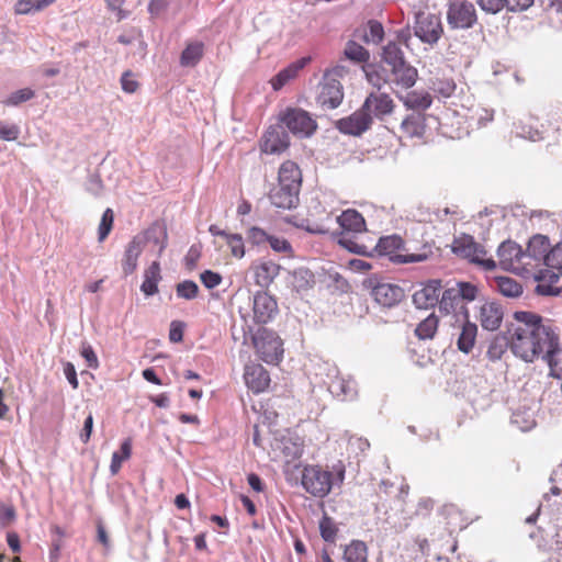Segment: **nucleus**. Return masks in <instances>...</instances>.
<instances>
[{"mask_svg": "<svg viewBox=\"0 0 562 562\" xmlns=\"http://www.w3.org/2000/svg\"><path fill=\"white\" fill-rule=\"evenodd\" d=\"M270 234H268L265 229L258 226H251L246 232V237L248 243L252 246H262L268 243Z\"/></svg>", "mask_w": 562, "mask_h": 562, "instance_id": "obj_50", "label": "nucleus"}, {"mask_svg": "<svg viewBox=\"0 0 562 562\" xmlns=\"http://www.w3.org/2000/svg\"><path fill=\"white\" fill-rule=\"evenodd\" d=\"M300 190L278 183L269 193L270 202L279 209H292L299 203Z\"/></svg>", "mask_w": 562, "mask_h": 562, "instance_id": "obj_20", "label": "nucleus"}, {"mask_svg": "<svg viewBox=\"0 0 562 562\" xmlns=\"http://www.w3.org/2000/svg\"><path fill=\"white\" fill-rule=\"evenodd\" d=\"M456 89V85L452 80H439L434 83V90L445 98H449Z\"/></svg>", "mask_w": 562, "mask_h": 562, "instance_id": "obj_61", "label": "nucleus"}, {"mask_svg": "<svg viewBox=\"0 0 562 562\" xmlns=\"http://www.w3.org/2000/svg\"><path fill=\"white\" fill-rule=\"evenodd\" d=\"M341 232L338 235V244L358 255H369L368 246L360 244L356 240V234L366 231V221L363 216L356 210H346L336 217Z\"/></svg>", "mask_w": 562, "mask_h": 562, "instance_id": "obj_3", "label": "nucleus"}, {"mask_svg": "<svg viewBox=\"0 0 562 562\" xmlns=\"http://www.w3.org/2000/svg\"><path fill=\"white\" fill-rule=\"evenodd\" d=\"M86 190L94 196H100L103 192V182L98 175H90L86 182Z\"/></svg>", "mask_w": 562, "mask_h": 562, "instance_id": "obj_57", "label": "nucleus"}, {"mask_svg": "<svg viewBox=\"0 0 562 562\" xmlns=\"http://www.w3.org/2000/svg\"><path fill=\"white\" fill-rule=\"evenodd\" d=\"M16 519V512L13 505L0 503V527L7 528Z\"/></svg>", "mask_w": 562, "mask_h": 562, "instance_id": "obj_52", "label": "nucleus"}, {"mask_svg": "<svg viewBox=\"0 0 562 562\" xmlns=\"http://www.w3.org/2000/svg\"><path fill=\"white\" fill-rule=\"evenodd\" d=\"M144 248L150 246L157 257H161L167 247L168 234L166 226L160 223H154L146 231L136 235Z\"/></svg>", "mask_w": 562, "mask_h": 562, "instance_id": "obj_15", "label": "nucleus"}, {"mask_svg": "<svg viewBox=\"0 0 562 562\" xmlns=\"http://www.w3.org/2000/svg\"><path fill=\"white\" fill-rule=\"evenodd\" d=\"M405 54L397 42H387L381 52V61L386 66L403 61Z\"/></svg>", "mask_w": 562, "mask_h": 562, "instance_id": "obj_40", "label": "nucleus"}, {"mask_svg": "<svg viewBox=\"0 0 562 562\" xmlns=\"http://www.w3.org/2000/svg\"><path fill=\"white\" fill-rule=\"evenodd\" d=\"M254 319L258 324H267L278 313L276 299L267 292L259 291L252 300Z\"/></svg>", "mask_w": 562, "mask_h": 562, "instance_id": "obj_14", "label": "nucleus"}, {"mask_svg": "<svg viewBox=\"0 0 562 562\" xmlns=\"http://www.w3.org/2000/svg\"><path fill=\"white\" fill-rule=\"evenodd\" d=\"M402 244L403 240L397 235L381 237L373 248L368 247V251L370 252L368 256H372L374 252L380 256H392L402 247Z\"/></svg>", "mask_w": 562, "mask_h": 562, "instance_id": "obj_31", "label": "nucleus"}, {"mask_svg": "<svg viewBox=\"0 0 562 562\" xmlns=\"http://www.w3.org/2000/svg\"><path fill=\"white\" fill-rule=\"evenodd\" d=\"M319 531L322 538L326 542L334 543L336 541L338 528L334 519L328 517L327 515L323 516V518L319 521Z\"/></svg>", "mask_w": 562, "mask_h": 562, "instance_id": "obj_45", "label": "nucleus"}, {"mask_svg": "<svg viewBox=\"0 0 562 562\" xmlns=\"http://www.w3.org/2000/svg\"><path fill=\"white\" fill-rule=\"evenodd\" d=\"M160 280V265L158 261H154L144 272V281L140 285V291L146 296L156 294L158 292V283Z\"/></svg>", "mask_w": 562, "mask_h": 562, "instance_id": "obj_30", "label": "nucleus"}, {"mask_svg": "<svg viewBox=\"0 0 562 562\" xmlns=\"http://www.w3.org/2000/svg\"><path fill=\"white\" fill-rule=\"evenodd\" d=\"M122 89L127 93H133L138 88V82L133 79L130 71H125L121 77Z\"/></svg>", "mask_w": 562, "mask_h": 562, "instance_id": "obj_64", "label": "nucleus"}, {"mask_svg": "<svg viewBox=\"0 0 562 562\" xmlns=\"http://www.w3.org/2000/svg\"><path fill=\"white\" fill-rule=\"evenodd\" d=\"M361 106L367 113H370L372 120L383 121L385 116L392 114L395 104L387 93L371 92L367 95Z\"/></svg>", "mask_w": 562, "mask_h": 562, "instance_id": "obj_11", "label": "nucleus"}, {"mask_svg": "<svg viewBox=\"0 0 562 562\" xmlns=\"http://www.w3.org/2000/svg\"><path fill=\"white\" fill-rule=\"evenodd\" d=\"M280 122L300 138L311 137L317 130L316 121L308 112L299 108H289L282 112Z\"/></svg>", "mask_w": 562, "mask_h": 562, "instance_id": "obj_5", "label": "nucleus"}, {"mask_svg": "<svg viewBox=\"0 0 562 562\" xmlns=\"http://www.w3.org/2000/svg\"><path fill=\"white\" fill-rule=\"evenodd\" d=\"M352 35L366 44L379 45L383 42L385 33L382 23L372 19L366 25L356 29Z\"/></svg>", "mask_w": 562, "mask_h": 562, "instance_id": "obj_23", "label": "nucleus"}, {"mask_svg": "<svg viewBox=\"0 0 562 562\" xmlns=\"http://www.w3.org/2000/svg\"><path fill=\"white\" fill-rule=\"evenodd\" d=\"M503 316L502 306L495 302H487L481 307V325L486 330H496L501 326Z\"/></svg>", "mask_w": 562, "mask_h": 562, "instance_id": "obj_24", "label": "nucleus"}, {"mask_svg": "<svg viewBox=\"0 0 562 562\" xmlns=\"http://www.w3.org/2000/svg\"><path fill=\"white\" fill-rule=\"evenodd\" d=\"M201 282L206 289H214L222 282V276L212 270H205L200 274Z\"/></svg>", "mask_w": 562, "mask_h": 562, "instance_id": "obj_56", "label": "nucleus"}, {"mask_svg": "<svg viewBox=\"0 0 562 562\" xmlns=\"http://www.w3.org/2000/svg\"><path fill=\"white\" fill-rule=\"evenodd\" d=\"M259 357L267 363H278L283 355L282 340L272 330L260 328L252 336Z\"/></svg>", "mask_w": 562, "mask_h": 562, "instance_id": "obj_6", "label": "nucleus"}, {"mask_svg": "<svg viewBox=\"0 0 562 562\" xmlns=\"http://www.w3.org/2000/svg\"><path fill=\"white\" fill-rule=\"evenodd\" d=\"M20 130L14 124H7L0 121V138L3 140H15L19 137Z\"/></svg>", "mask_w": 562, "mask_h": 562, "instance_id": "obj_58", "label": "nucleus"}, {"mask_svg": "<svg viewBox=\"0 0 562 562\" xmlns=\"http://www.w3.org/2000/svg\"><path fill=\"white\" fill-rule=\"evenodd\" d=\"M385 69L391 79V85L405 90L412 88L418 77L417 69L406 59L396 64L389 65L385 67Z\"/></svg>", "mask_w": 562, "mask_h": 562, "instance_id": "obj_12", "label": "nucleus"}, {"mask_svg": "<svg viewBox=\"0 0 562 562\" xmlns=\"http://www.w3.org/2000/svg\"><path fill=\"white\" fill-rule=\"evenodd\" d=\"M562 290V274L557 269L547 268L541 271L539 283L536 288L538 294L558 295Z\"/></svg>", "mask_w": 562, "mask_h": 562, "instance_id": "obj_22", "label": "nucleus"}, {"mask_svg": "<svg viewBox=\"0 0 562 562\" xmlns=\"http://www.w3.org/2000/svg\"><path fill=\"white\" fill-rule=\"evenodd\" d=\"M308 61H310L308 57H303V58L290 64L284 69L280 70L270 81L273 90H276V91L280 90L289 81L296 78L299 72L306 66V64Z\"/></svg>", "mask_w": 562, "mask_h": 562, "instance_id": "obj_26", "label": "nucleus"}, {"mask_svg": "<svg viewBox=\"0 0 562 562\" xmlns=\"http://www.w3.org/2000/svg\"><path fill=\"white\" fill-rule=\"evenodd\" d=\"M204 44L202 42H192L187 45L180 56V64L183 67H194L202 58Z\"/></svg>", "mask_w": 562, "mask_h": 562, "instance_id": "obj_35", "label": "nucleus"}, {"mask_svg": "<svg viewBox=\"0 0 562 562\" xmlns=\"http://www.w3.org/2000/svg\"><path fill=\"white\" fill-rule=\"evenodd\" d=\"M342 55L353 64H368L371 56L370 52L353 38L347 41Z\"/></svg>", "mask_w": 562, "mask_h": 562, "instance_id": "obj_32", "label": "nucleus"}, {"mask_svg": "<svg viewBox=\"0 0 562 562\" xmlns=\"http://www.w3.org/2000/svg\"><path fill=\"white\" fill-rule=\"evenodd\" d=\"M245 383L255 393L263 392L270 383L268 371L259 363H249L245 367Z\"/></svg>", "mask_w": 562, "mask_h": 562, "instance_id": "obj_19", "label": "nucleus"}, {"mask_svg": "<svg viewBox=\"0 0 562 562\" xmlns=\"http://www.w3.org/2000/svg\"><path fill=\"white\" fill-rule=\"evenodd\" d=\"M549 239L543 235L533 236L527 246V256L540 260L544 259V256L549 252Z\"/></svg>", "mask_w": 562, "mask_h": 562, "instance_id": "obj_38", "label": "nucleus"}, {"mask_svg": "<svg viewBox=\"0 0 562 562\" xmlns=\"http://www.w3.org/2000/svg\"><path fill=\"white\" fill-rule=\"evenodd\" d=\"M35 92L31 88H23L12 92L4 101L5 105L16 106L34 98Z\"/></svg>", "mask_w": 562, "mask_h": 562, "instance_id": "obj_49", "label": "nucleus"}, {"mask_svg": "<svg viewBox=\"0 0 562 562\" xmlns=\"http://www.w3.org/2000/svg\"><path fill=\"white\" fill-rule=\"evenodd\" d=\"M458 322L461 323V328L457 338V347L461 352L468 355L475 345L477 326L470 322L469 318L459 319Z\"/></svg>", "mask_w": 562, "mask_h": 562, "instance_id": "obj_25", "label": "nucleus"}, {"mask_svg": "<svg viewBox=\"0 0 562 562\" xmlns=\"http://www.w3.org/2000/svg\"><path fill=\"white\" fill-rule=\"evenodd\" d=\"M281 267L272 260L261 261L255 266V281L261 288H268L278 277Z\"/></svg>", "mask_w": 562, "mask_h": 562, "instance_id": "obj_28", "label": "nucleus"}, {"mask_svg": "<svg viewBox=\"0 0 562 562\" xmlns=\"http://www.w3.org/2000/svg\"><path fill=\"white\" fill-rule=\"evenodd\" d=\"M505 9L508 12L518 13L528 10L535 0H504Z\"/></svg>", "mask_w": 562, "mask_h": 562, "instance_id": "obj_59", "label": "nucleus"}, {"mask_svg": "<svg viewBox=\"0 0 562 562\" xmlns=\"http://www.w3.org/2000/svg\"><path fill=\"white\" fill-rule=\"evenodd\" d=\"M225 241L233 257L240 259L245 256V244L240 234L229 233Z\"/></svg>", "mask_w": 562, "mask_h": 562, "instance_id": "obj_47", "label": "nucleus"}, {"mask_svg": "<svg viewBox=\"0 0 562 562\" xmlns=\"http://www.w3.org/2000/svg\"><path fill=\"white\" fill-rule=\"evenodd\" d=\"M477 293L476 285L470 282H456L441 292L439 310L445 314H453L456 321L469 318L467 303L473 302Z\"/></svg>", "mask_w": 562, "mask_h": 562, "instance_id": "obj_2", "label": "nucleus"}, {"mask_svg": "<svg viewBox=\"0 0 562 562\" xmlns=\"http://www.w3.org/2000/svg\"><path fill=\"white\" fill-rule=\"evenodd\" d=\"M430 255L431 249L428 248L427 250L420 254L397 255L395 256V261L401 263L422 262L426 261Z\"/></svg>", "mask_w": 562, "mask_h": 562, "instance_id": "obj_54", "label": "nucleus"}, {"mask_svg": "<svg viewBox=\"0 0 562 562\" xmlns=\"http://www.w3.org/2000/svg\"><path fill=\"white\" fill-rule=\"evenodd\" d=\"M344 99V90L339 79L331 75H324L317 103L326 109H336Z\"/></svg>", "mask_w": 562, "mask_h": 562, "instance_id": "obj_10", "label": "nucleus"}, {"mask_svg": "<svg viewBox=\"0 0 562 562\" xmlns=\"http://www.w3.org/2000/svg\"><path fill=\"white\" fill-rule=\"evenodd\" d=\"M494 286L502 295L507 297H518L522 293V285L510 277H496Z\"/></svg>", "mask_w": 562, "mask_h": 562, "instance_id": "obj_34", "label": "nucleus"}, {"mask_svg": "<svg viewBox=\"0 0 562 562\" xmlns=\"http://www.w3.org/2000/svg\"><path fill=\"white\" fill-rule=\"evenodd\" d=\"M344 562H368V547L361 540H352L344 549Z\"/></svg>", "mask_w": 562, "mask_h": 562, "instance_id": "obj_33", "label": "nucleus"}, {"mask_svg": "<svg viewBox=\"0 0 562 562\" xmlns=\"http://www.w3.org/2000/svg\"><path fill=\"white\" fill-rule=\"evenodd\" d=\"M328 391L341 401H352L357 397L356 381L350 376L337 374L329 383Z\"/></svg>", "mask_w": 562, "mask_h": 562, "instance_id": "obj_21", "label": "nucleus"}, {"mask_svg": "<svg viewBox=\"0 0 562 562\" xmlns=\"http://www.w3.org/2000/svg\"><path fill=\"white\" fill-rule=\"evenodd\" d=\"M479 8L487 14H497L505 9L504 0H475Z\"/></svg>", "mask_w": 562, "mask_h": 562, "instance_id": "obj_53", "label": "nucleus"}, {"mask_svg": "<svg viewBox=\"0 0 562 562\" xmlns=\"http://www.w3.org/2000/svg\"><path fill=\"white\" fill-rule=\"evenodd\" d=\"M336 128L346 135L360 136L372 126V116L362 106L347 117L335 123Z\"/></svg>", "mask_w": 562, "mask_h": 562, "instance_id": "obj_9", "label": "nucleus"}, {"mask_svg": "<svg viewBox=\"0 0 562 562\" xmlns=\"http://www.w3.org/2000/svg\"><path fill=\"white\" fill-rule=\"evenodd\" d=\"M132 453V443L130 439H126L121 445V452L115 451L112 454L111 464H110V471L112 474H116L121 467L123 461L127 460L131 457Z\"/></svg>", "mask_w": 562, "mask_h": 562, "instance_id": "obj_43", "label": "nucleus"}, {"mask_svg": "<svg viewBox=\"0 0 562 562\" xmlns=\"http://www.w3.org/2000/svg\"><path fill=\"white\" fill-rule=\"evenodd\" d=\"M497 255L501 266L506 270L517 269V265L521 263L522 258L527 256L521 247L512 240L503 241L497 249Z\"/></svg>", "mask_w": 562, "mask_h": 562, "instance_id": "obj_17", "label": "nucleus"}, {"mask_svg": "<svg viewBox=\"0 0 562 562\" xmlns=\"http://www.w3.org/2000/svg\"><path fill=\"white\" fill-rule=\"evenodd\" d=\"M371 295L381 306L392 307L402 301L404 291L396 284L378 283L372 286Z\"/></svg>", "mask_w": 562, "mask_h": 562, "instance_id": "obj_16", "label": "nucleus"}, {"mask_svg": "<svg viewBox=\"0 0 562 562\" xmlns=\"http://www.w3.org/2000/svg\"><path fill=\"white\" fill-rule=\"evenodd\" d=\"M452 251L458 257L469 260L472 263L481 266L485 270H493L496 267L492 258L486 257L485 248L475 241L471 235L462 234L456 237L452 243Z\"/></svg>", "mask_w": 562, "mask_h": 562, "instance_id": "obj_4", "label": "nucleus"}, {"mask_svg": "<svg viewBox=\"0 0 562 562\" xmlns=\"http://www.w3.org/2000/svg\"><path fill=\"white\" fill-rule=\"evenodd\" d=\"M268 244L276 252H290L292 250L291 244L283 237L270 235Z\"/></svg>", "mask_w": 562, "mask_h": 562, "instance_id": "obj_60", "label": "nucleus"}, {"mask_svg": "<svg viewBox=\"0 0 562 562\" xmlns=\"http://www.w3.org/2000/svg\"><path fill=\"white\" fill-rule=\"evenodd\" d=\"M345 480V465L338 462L333 471L321 465H305L302 470V486L315 497L323 498L328 495L334 485L342 484Z\"/></svg>", "mask_w": 562, "mask_h": 562, "instance_id": "obj_1", "label": "nucleus"}, {"mask_svg": "<svg viewBox=\"0 0 562 562\" xmlns=\"http://www.w3.org/2000/svg\"><path fill=\"white\" fill-rule=\"evenodd\" d=\"M284 125L270 126L263 135L261 150L266 154H280L290 146V137Z\"/></svg>", "mask_w": 562, "mask_h": 562, "instance_id": "obj_13", "label": "nucleus"}, {"mask_svg": "<svg viewBox=\"0 0 562 562\" xmlns=\"http://www.w3.org/2000/svg\"><path fill=\"white\" fill-rule=\"evenodd\" d=\"M543 261L547 268L557 269L562 274V243L551 248Z\"/></svg>", "mask_w": 562, "mask_h": 562, "instance_id": "obj_48", "label": "nucleus"}, {"mask_svg": "<svg viewBox=\"0 0 562 562\" xmlns=\"http://www.w3.org/2000/svg\"><path fill=\"white\" fill-rule=\"evenodd\" d=\"M441 281L430 280L423 289L413 294V302L418 308L434 307L440 302Z\"/></svg>", "mask_w": 562, "mask_h": 562, "instance_id": "obj_18", "label": "nucleus"}, {"mask_svg": "<svg viewBox=\"0 0 562 562\" xmlns=\"http://www.w3.org/2000/svg\"><path fill=\"white\" fill-rule=\"evenodd\" d=\"M80 355L85 358L89 368L97 369L99 367L98 357L90 344L86 341L81 344Z\"/></svg>", "mask_w": 562, "mask_h": 562, "instance_id": "obj_55", "label": "nucleus"}, {"mask_svg": "<svg viewBox=\"0 0 562 562\" xmlns=\"http://www.w3.org/2000/svg\"><path fill=\"white\" fill-rule=\"evenodd\" d=\"M363 71L368 82L378 90H380L386 83L391 85V79L385 67L378 69L375 65L367 64L363 66Z\"/></svg>", "mask_w": 562, "mask_h": 562, "instance_id": "obj_36", "label": "nucleus"}, {"mask_svg": "<svg viewBox=\"0 0 562 562\" xmlns=\"http://www.w3.org/2000/svg\"><path fill=\"white\" fill-rule=\"evenodd\" d=\"M278 183L286 186L291 184L295 190L301 189L302 173L297 164L292 160L284 161L278 172Z\"/></svg>", "mask_w": 562, "mask_h": 562, "instance_id": "obj_27", "label": "nucleus"}, {"mask_svg": "<svg viewBox=\"0 0 562 562\" xmlns=\"http://www.w3.org/2000/svg\"><path fill=\"white\" fill-rule=\"evenodd\" d=\"M443 33L440 18L434 13L418 12L415 15L414 35L423 43L434 45Z\"/></svg>", "mask_w": 562, "mask_h": 562, "instance_id": "obj_8", "label": "nucleus"}, {"mask_svg": "<svg viewBox=\"0 0 562 562\" xmlns=\"http://www.w3.org/2000/svg\"><path fill=\"white\" fill-rule=\"evenodd\" d=\"M143 250L144 246L137 236H134L125 249L124 258L122 261V268L125 276H130L136 270L137 260Z\"/></svg>", "mask_w": 562, "mask_h": 562, "instance_id": "obj_29", "label": "nucleus"}, {"mask_svg": "<svg viewBox=\"0 0 562 562\" xmlns=\"http://www.w3.org/2000/svg\"><path fill=\"white\" fill-rule=\"evenodd\" d=\"M477 22L474 4L468 0H456L448 4L447 23L452 30H468Z\"/></svg>", "mask_w": 562, "mask_h": 562, "instance_id": "obj_7", "label": "nucleus"}, {"mask_svg": "<svg viewBox=\"0 0 562 562\" xmlns=\"http://www.w3.org/2000/svg\"><path fill=\"white\" fill-rule=\"evenodd\" d=\"M439 318L432 313L416 327L415 334L419 339H432L437 333Z\"/></svg>", "mask_w": 562, "mask_h": 562, "instance_id": "obj_41", "label": "nucleus"}, {"mask_svg": "<svg viewBox=\"0 0 562 562\" xmlns=\"http://www.w3.org/2000/svg\"><path fill=\"white\" fill-rule=\"evenodd\" d=\"M291 278V284L296 291L307 290L314 284V274L306 268L295 269Z\"/></svg>", "mask_w": 562, "mask_h": 562, "instance_id": "obj_42", "label": "nucleus"}, {"mask_svg": "<svg viewBox=\"0 0 562 562\" xmlns=\"http://www.w3.org/2000/svg\"><path fill=\"white\" fill-rule=\"evenodd\" d=\"M404 134L409 137L422 136L424 133V117L420 113L407 115L401 123Z\"/></svg>", "mask_w": 562, "mask_h": 562, "instance_id": "obj_37", "label": "nucleus"}, {"mask_svg": "<svg viewBox=\"0 0 562 562\" xmlns=\"http://www.w3.org/2000/svg\"><path fill=\"white\" fill-rule=\"evenodd\" d=\"M282 452L285 458H288V462L290 460H297L302 457L303 449L300 445L285 442L282 449Z\"/></svg>", "mask_w": 562, "mask_h": 562, "instance_id": "obj_63", "label": "nucleus"}, {"mask_svg": "<svg viewBox=\"0 0 562 562\" xmlns=\"http://www.w3.org/2000/svg\"><path fill=\"white\" fill-rule=\"evenodd\" d=\"M114 214L111 209H106L101 217L98 228L99 241H103L110 234L113 225Z\"/></svg>", "mask_w": 562, "mask_h": 562, "instance_id": "obj_51", "label": "nucleus"}, {"mask_svg": "<svg viewBox=\"0 0 562 562\" xmlns=\"http://www.w3.org/2000/svg\"><path fill=\"white\" fill-rule=\"evenodd\" d=\"M404 105L413 110H426L431 105V97L428 93L419 94L411 92L403 99Z\"/></svg>", "mask_w": 562, "mask_h": 562, "instance_id": "obj_44", "label": "nucleus"}, {"mask_svg": "<svg viewBox=\"0 0 562 562\" xmlns=\"http://www.w3.org/2000/svg\"><path fill=\"white\" fill-rule=\"evenodd\" d=\"M184 323L172 321L169 329V339L171 342H180L183 339Z\"/></svg>", "mask_w": 562, "mask_h": 562, "instance_id": "obj_62", "label": "nucleus"}, {"mask_svg": "<svg viewBox=\"0 0 562 562\" xmlns=\"http://www.w3.org/2000/svg\"><path fill=\"white\" fill-rule=\"evenodd\" d=\"M510 347V335L504 334L496 335L490 342L487 349V357L492 361L499 360L507 348Z\"/></svg>", "mask_w": 562, "mask_h": 562, "instance_id": "obj_39", "label": "nucleus"}, {"mask_svg": "<svg viewBox=\"0 0 562 562\" xmlns=\"http://www.w3.org/2000/svg\"><path fill=\"white\" fill-rule=\"evenodd\" d=\"M176 293L178 297L193 300L199 294V286L192 280H184L176 285Z\"/></svg>", "mask_w": 562, "mask_h": 562, "instance_id": "obj_46", "label": "nucleus"}]
</instances>
